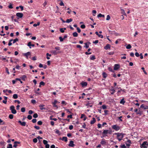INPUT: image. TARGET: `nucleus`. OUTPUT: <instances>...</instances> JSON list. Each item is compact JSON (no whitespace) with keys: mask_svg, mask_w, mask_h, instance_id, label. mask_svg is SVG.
I'll list each match as a JSON object with an SVG mask.
<instances>
[{"mask_svg":"<svg viewBox=\"0 0 148 148\" xmlns=\"http://www.w3.org/2000/svg\"><path fill=\"white\" fill-rule=\"evenodd\" d=\"M78 35V34L76 32H74L73 34V35L74 37H76Z\"/></svg>","mask_w":148,"mask_h":148,"instance_id":"22","label":"nucleus"},{"mask_svg":"<svg viewBox=\"0 0 148 148\" xmlns=\"http://www.w3.org/2000/svg\"><path fill=\"white\" fill-rule=\"evenodd\" d=\"M5 143L4 141L0 142V146L2 148H4Z\"/></svg>","mask_w":148,"mask_h":148,"instance_id":"10","label":"nucleus"},{"mask_svg":"<svg viewBox=\"0 0 148 148\" xmlns=\"http://www.w3.org/2000/svg\"><path fill=\"white\" fill-rule=\"evenodd\" d=\"M43 143H44V144L45 145H46L47 144V141L46 140H43Z\"/></svg>","mask_w":148,"mask_h":148,"instance_id":"40","label":"nucleus"},{"mask_svg":"<svg viewBox=\"0 0 148 148\" xmlns=\"http://www.w3.org/2000/svg\"><path fill=\"white\" fill-rule=\"evenodd\" d=\"M96 122L95 119L94 118H92V120L91 121L90 124H93Z\"/></svg>","mask_w":148,"mask_h":148,"instance_id":"17","label":"nucleus"},{"mask_svg":"<svg viewBox=\"0 0 148 148\" xmlns=\"http://www.w3.org/2000/svg\"><path fill=\"white\" fill-rule=\"evenodd\" d=\"M27 45L29 47V48H31V47H30L31 46H32V47H34V46H35V45L34 44H31V42H29L28 44V45Z\"/></svg>","mask_w":148,"mask_h":148,"instance_id":"16","label":"nucleus"},{"mask_svg":"<svg viewBox=\"0 0 148 148\" xmlns=\"http://www.w3.org/2000/svg\"><path fill=\"white\" fill-rule=\"evenodd\" d=\"M57 102V101L56 100H55L54 101V102L53 103V104L54 106V107H57L56 105V104Z\"/></svg>","mask_w":148,"mask_h":148,"instance_id":"30","label":"nucleus"},{"mask_svg":"<svg viewBox=\"0 0 148 148\" xmlns=\"http://www.w3.org/2000/svg\"><path fill=\"white\" fill-rule=\"evenodd\" d=\"M81 84L82 86L84 87V86H86L87 84V82H83L81 83Z\"/></svg>","mask_w":148,"mask_h":148,"instance_id":"14","label":"nucleus"},{"mask_svg":"<svg viewBox=\"0 0 148 148\" xmlns=\"http://www.w3.org/2000/svg\"><path fill=\"white\" fill-rule=\"evenodd\" d=\"M60 31L62 33H64V30H63V28H60Z\"/></svg>","mask_w":148,"mask_h":148,"instance_id":"55","label":"nucleus"},{"mask_svg":"<svg viewBox=\"0 0 148 148\" xmlns=\"http://www.w3.org/2000/svg\"><path fill=\"white\" fill-rule=\"evenodd\" d=\"M97 17H98V18H99V17H105V16H104V15H103V14H99L97 16Z\"/></svg>","mask_w":148,"mask_h":148,"instance_id":"23","label":"nucleus"},{"mask_svg":"<svg viewBox=\"0 0 148 148\" xmlns=\"http://www.w3.org/2000/svg\"><path fill=\"white\" fill-rule=\"evenodd\" d=\"M9 8L12 9L13 8L12 4L10 3L9 5L8 6Z\"/></svg>","mask_w":148,"mask_h":148,"instance_id":"48","label":"nucleus"},{"mask_svg":"<svg viewBox=\"0 0 148 148\" xmlns=\"http://www.w3.org/2000/svg\"><path fill=\"white\" fill-rule=\"evenodd\" d=\"M45 106V105L43 104L40 105L39 106L40 107V109L41 110H46V108H44V106Z\"/></svg>","mask_w":148,"mask_h":148,"instance_id":"13","label":"nucleus"},{"mask_svg":"<svg viewBox=\"0 0 148 148\" xmlns=\"http://www.w3.org/2000/svg\"><path fill=\"white\" fill-rule=\"evenodd\" d=\"M37 123L38 125H41L42 124V123L41 121H39Z\"/></svg>","mask_w":148,"mask_h":148,"instance_id":"45","label":"nucleus"},{"mask_svg":"<svg viewBox=\"0 0 148 148\" xmlns=\"http://www.w3.org/2000/svg\"><path fill=\"white\" fill-rule=\"evenodd\" d=\"M142 114V112L140 110H139L136 113V114H140L141 115Z\"/></svg>","mask_w":148,"mask_h":148,"instance_id":"27","label":"nucleus"},{"mask_svg":"<svg viewBox=\"0 0 148 148\" xmlns=\"http://www.w3.org/2000/svg\"><path fill=\"white\" fill-rule=\"evenodd\" d=\"M3 121L0 118V125H4L5 124V122H3Z\"/></svg>","mask_w":148,"mask_h":148,"instance_id":"31","label":"nucleus"},{"mask_svg":"<svg viewBox=\"0 0 148 148\" xmlns=\"http://www.w3.org/2000/svg\"><path fill=\"white\" fill-rule=\"evenodd\" d=\"M21 110L22 112H24L25 110V108H22Z\"/></svg>","mask_w":148,"mask_h":148,"instance_id":"44","label":"nucleus"},{"mask_svg":"<svg viewBox=\"0 0 148 148\" xmlns=\"http://www.w3.org/2000/svg\"><path fill=\"white\" fill-rule=\"evenodd\" d=\"M77 32L78 33H79L81 32V29L79 27H77Z\"/></svg>","mask_w":148,"mask_h":148,"instance_id":"47","label":"nucleus"},{"mask_svg":"<svg viewBox=\"0 0 148 148\" xmlns=\"http://www.w3.org/2000/svg\"><path fill=\"white\" fill-rule=\"evenodd\" d=\"M73 126L72 125H70L69 126V129L70 130H71L73 129Z\"/></svg>","mask_w":148,"mask_h":148,"instance_id":"62","label":"nucleus"},{"mask_svg":"<svg viewBox=\"0 0 148 148\" xmlns=\"http://www.w3.org/2000/svg\"><path fill=\"white\" fill-rule=\"evenodd\" d=\"M18 123L23 126H25L26 125V123L25 122H22L20 120L18 121Z\"/></svg>","mask_w":148,"mask_h":148,"instance_id":"7","label":"nucleus"},{"mask_svg":"<svg viewBox=\"0 0 148 148\" xmlns=\"http://www.w3.org/2000/svg\"><path fill=\"white\" fill-rule=\"evenodd\" d=\"M33 117L34 118H36L38 117V115L37 113H35L33 115Z\"/></svg>","mask_w":148,"mask_h":148,"instance_id":"37","label":"nucleus"},{"mask_svg":"<svg viewBox=\"0 0 148 148\" xmlns=\"http://www.w3.org/2000/svg\"><path fill=\"white\" fill-rule=\"evenodd\" d=\"M80 27L82 29H84L85 28L86 26L84 25L83 24V25H81Z\"/></svg>","mask_w":148,"mask_h":148,"instance_id":"52","label":"nucleus"},{"mask_svg":"<svg viewBox=\"0 0 148 148\" xmlns=\"http://www.w3.org/2000/svg\"><path fill=\"white\" fill-rule=\"evenodd\" d=\"M59 39H60V42H62L64 40V38H62L61 36H60L59 37Z\"/></svg>","mask_w":148,"mask_h":148,"instance_id":"42","label":"nucleus"},{"mask_svg":"<svg viewBox=\"0 0 148 148\" xmlns=\"http://www.w3.org/2000/svg\"><path fill=\"white\" fill-rule=\"evenodd\" d=\"M10 109L11 111V112L13 114H15L16 113V111L15 109V107L14 106H12L10 107Z\"/></svg>","mask_w":148,"mask_h":148,"instance_id":"1","label":"nucleus"},{"mask_svg":"<svg viewBox=\"0 0 148 148\" xmlns=\"http://www.w3.org/2000/svg\"><path fill=\"white\" fill-rule=\"evenodd\" d=\"M7 148H12V145L11 144L8 145V146L7 147Z\"/></svg>","mask_w":148,"mask_h":148,"instance_id":"43","label":"nucleus"},{"mask_svg":"<svg viewBox=\"0 0 148 148\" xmlns=\"http://www.w3.org/2000/svg\"><path fill=\"white\" fill-rule=\"evenodd\" d=\"M62 140H64L65 142H67V138L66 137H63Z\"/></svg>","mask_w":148,"mask_h":148,"instance_id":"19","label":"nucleus"},{"mask_svg":"<svg viewBox=\"0 0 148 148\" xmlns=\"http://www.w3.org/2000/svg\"><path fill=\"white\" fill-rule=\"evenodd\" d=\"M45 83L44 82L42 81L40 83V85L39 86L40 87H41V85L44 86L45 85Z\"/></svg>","mask_w":148,"mask_h":148,"instance_id":"25","label":"nucleus"},{"mask_svg":"<svg viewBox=\"0 0 148 148\" xmlns=\"http://www.w3.org/2000/svg\"><path fill=\"white\" fill-rule=\"evenodd\" d=\"M15 103L17 102L18 104L20 103V102L18 100H15L14 101Z\"/></svg>","mask_w":148,"mask_h":148,"instance_id":"60","label":"nucleus"},{"mask_svg":"<svg viewBox=\"0 0 148 148\" xmlns=\"http://www.w3.org/2000/svg\"><path fill=\"white\" fill-rule=\"evenodd\" d=\"M33 142L34 143H36L37 142L38 140L37 139L35 138H34L33 140Z\"/></svg>","mask_w":148,"mask_h":148,"instance_id":"38","label":"nucleus"},{"mask_svg":"<svg viewBox=\"0 0 148 148\" xmlns=\"http://www.w3.org/2000/svg\"><path fill=\"white\" fill-rule=\"evenodd\" d=\"M50 145L48 144H47L45 145V148H49Z\"/></svg>","mask_w":148,"mask_h":148,"instance_id":"63","label":"nucleus"},{"mask_svg":"<svg viewBox=\"0 0 148 148\" xmlns=\"http://www.w3.org/2000/svg\"><path fill=\"white\" fill-rule=\"evenodd\" d=\"M141 69L143 70L144 73L146 75L147 74V73L146 72V71L145 70V69L144 67H142L141 68Z\"/></svg>","mask_w":148,"mask_h":148,"instance_id":"41","label":"nucleus"},{"mask_svg":"<svg viewBox=\"0 0 148 148\" xmlns=\"http://www.w3.org/2000/svg\"><path fill=\"white\" fill-rule=\"evenodd\" d=\"M108 130H104L103 131V134H107L108 133Z\"/></svg>","mask_w":148,"mask_h":148,"instance_id":"24","label":"nucleus"},{"mask_svg":"<svg viewBox=\"0 0 148 148\" xmlns=\"http://www.w3.org/2000/svg\"><path fill=\"white\" fill-rule=\"evenodd\" d=\"M125 102V101L124 100V99H123L121 100L120 101V103H122L123 104H124Z\"/></svg>","mask_w":148,"mask_h":148,"instance_id":"34","label":"nucleus"},{"mask_svg":"<svg viewBox=\"0 0 148 148\" xmlns=\"http://www.w3.org/2000/svg\"><path fill=\"white\" fill-rule=\"evenodd\" d=\"M130 55L132 57H133L134 56V53L133 52L131 53H130Z\"/></svg>","mask_w":148,"mask_h":148,"instance_id":"64","label":"nucleus"},{"mask_svg":"<svg viewBox=\"0 0 148 148\" xmlns=\"http://www.w3.org/2000/svg\"><path fill=\"white\" fill-rule=\"evenodd\" d=\"M5 69H6V72H7V73L8 74H10V73L8 71V68L7 67H6L5 68Z\"/></svg>","mask_w":148,"mask_h":148,"instance_id":"61","label":"nucleus"},{"mask_svg":"<svg viewBox=\"0 0 148 148\" xmlns=\"http://www.w3.org/2000/svg\"><path fill=\"white\" fill-rule=\"evenodd\" d=\"M72 19L71 18L68 19L66 20V22L67 23H69L72 21Z\"/></svg>","mask_w":148,"mask_h":148,"instance_id":"20","label":"nucleus"},{"mask_svg":"<svg viewBox=\"0 0 148 148\" xmlns=\"http://www.w3.org/2000/svg\"><path fill=\"white\" fill-rule=\"evenodd\" d=\"M33 113V112L32 110H30L28 112V113L30 114H32Z\"/></svg>","mask_w":148,"mask_h":148,"instance_id":"59","label":"nucleus"},{"mask_svg":"<svg viewBox=\"0 0 148 148\" xmlns=\"http://www.w3.org/2000/svg\"><path fill=\"white\" fill-rule=\"evenodd\" d=\"M111 90L112 91V92H111L112 94H113L115 91V90L114 89H112Z\"/></svg>","mask_w":148,"mask_h":148,"instance_id":"50","label":"nucleus"},{"mask_svg":"<svg viewBox=\"0 0 148 148\" xmlns=\"http://www.w3.org/2000/svg\"><path fill=\"white\" fill-rule=\"evenodd\" d=\"M110 45L109 44H107L104 47V49L106 50L110 49Z\"/></svg>","mask_w":148,"mask_h":148,"instance_id":"12","label":"nucleus"},{"mask_svg":"<svg viewBox=\"0 0 148 148\" xmlns=\"http://www.w3.org/2000/svg\"><path fill=\"white\" fill-rule=\"evenodd\" d=\"M32 121L33 123H35L36 122V119H33L32 120Z\"/></svg>","mask_w":148,"mask_h":148,"instance_id":"54","label":"nucleus"},{"mask_svg":"<svg viewBox=\"0 0 148 148\" xmlns=\"http://www.w3.org/2000/svg\"><path fill=\"white\" fill-rule=\"evenodd\" d=\"M119 67L120 65L119 64H115L114 65V69L115 70H117L119 68Z\"/></svg>","mask_w":148,"mask_h":148,"instance_id":"8","label":"nucleus"},{"mask_svg":"<svg viewBox=\"0 0 148 148\" xmlns=\"http://www.w3.org/2000/svg\"><path fill=\"white\" fill-rule=\"evenodd\" d=\"M140 108H143L144 110L148 109V106H145L144 104H142L141 105Z\"/></svg>","mask_w":148,"mask_h":148,"instance_id":"6","label":"nucleus"},{"mask_svg":"<svg viewBox=\"0 0 148 148\" xmlns=\"http://www.w3.org/2000/svg\"><path fill=\"white\" fill-rule=\"evenodd\" d=\"M27 118L29 120H31L32 118V117L31 115H29L27 116Z\"/></svg>","mask_w":148,"mask_h":148,"instance_id":"39","label":"nucleus"},{"mask_svg":"<svg viewBox=\"0 0 148 148\" xmlns=\"http://www.w3.org/2000/svg\"><path fill=\"white\" fill-rule=\"evenodd\" d=\"M51 52L55 55H56L59 53L58 51L55 50H52L51 51Z\"/></svg>","mask_w":148,"mask_h":148,"instance_id":"15","label":"nucleus"},{"mask_svg":"<svg viewBox=\"0 0 148 148\" xmlns=\"http://www.w3.org/2000/svg\"><path fill=\"white\" fill-rule=\"evenodd\" d=\"M31 53L30 52H28L26 53H23V55L26 57L27 59H28V56H30Z\"/></svg>","mask_w":148,"mask_h":148,"instance_id":"3","label":"nucleus"},{"mask_svg":"<svg viewBox=\"0 0 148 148\" xmlns=\"http://www.w3.org/2000/svg\"><path fill=\"white\" fill-rule=\"evenodd\" d=\"M90 104V103H89V101H88V103H87L86 104V106H89L90 107H92V105H91Z\"/></svg>","mask_w":148,"mask_h":148,"instance_id":"35","label":"nucleus"},{"mask_svg":"<svg viewBox=\"0 0 148 148\" xmlns=\"http://www.w3.org/2000/svg\"><path fill=\"white\" fill-rule=\"evenodd\" d=\"M121 13H122L124 15H125V16L126 15V14L125 13V12L123 9H121Z\"/></svg>","mask_w":148,"mask_h":148,"instance_id":"21","label":"nucleus"},{"mask_svg":"<svg viewBox=\"0 0 148 148\" xmlns=\"http://www.w3.org/2000/svg\"><path fill=\"white\" fill-rule=\"evenodd\" d=\"M97 36H98L99 37L101 38H103V35H102L101 34H98Z\"/></svg>","mask_w":148,"mask_h":148,"instance_id":"56","label":"nucleus"},{"mask_svg":"<svg viewBox=\"0 0 148 148\" xmlns=\"http://www.w3.org/2000/svg\"><path fill=\"white\" fill-rule=\"evenodd\" d=\"M110 15H108L107 16V17L106 18V20H109L110 19Z\"/></svg>","mask_w":148,"mask_h":148,"instance_id":"46","label":"nucleus"},{"mask_svg":"<svg viewBox=\"0 0 148 148\" xmlns=\"http://www.w3.org/2000/svg\"><path fill=\"white\" fill-rule=\"evenodd\" d=\"M13 97L14 99H16L18 98V95L16 94H14L13 95Z\"/></svg>","mask_w":148,"mask_h":148,"instance_id":"26","label":"nucleus"},{"mask_svg":"<svg viewBox=\"0 0 148 148\" xmlns=\"http://www.w3.org/2000/svg\"><path fill=\"white\" fill-rule=\"evenodd\" d=\"M112 128L116 130H119V127L116 125H114L112 126Z\"/></svg>","mask_w":148,"mask_h":148,"instance_id":"9","label":"nucleus"},{"mask_svg":"<svg viewBox=\"0 0 148 148\" xmlns=\"http://www.w3.org/2000/svg\"><path fill=\"white\" fill-rule=\"evenodd\" d=\"M21 78L23 80L25 81V79L26 78V76L25 75H24Z\"/></svg>","mask_w":148,"mask_h":148,"instance_id":"33","label":"nucleus"},{"mask_svg":"<svg viewBox=\"0 0 148 148\" xmlns=\"http://www.w3.org/2000/svg\"><path fill=\"white\" fill-rule=\"evenodd\" d=\"M90 59L91 60H94L95 59V56H92V57L90 58Z\"/></svg>","mask_w":148,"mask_h":148,"instance_id":"57","label":"nucleus"},{"mask_svg":"<svg viewBox=\"0 0 148 148\" xmlns=\"http://www.w3.org/2000/svg\"><path fill=\"white\" fill-rule=\"evenodd\" d=\"M147 145L148 143L147 141L144 142L141 145V147H142L143 148H146L147 147Z\"/></svg>","mask_w":148,"mask_h":148,"instance_id":"4","label":"nucleus"},{"mask_svg":"<svg viewBox=\"0 0 148 148\" xmlns=\"http://www.w3.org/2000/svg\"><path fill=\"white\" fill-rule=\"evenodd\" d=\"M31 102L32 103L34 104L36 103V101L35 100L32 99L31 100Z\"/></svg>","mask_w":148,"mask_h":148,"instance_id":"49","label":"nucleus"},{"mask_svg":"<svg viewBox=\"0 0 148 148\" xmlns=\"http://www.w3.org/2000/svg\"><path fill=\"white\" fill-rule=\"evenodd\" d=\"M131 46L130 44H128L126 47L127 49H130L131 48Z\"/></svg>","mask_w":148,"mask_h":148,"instance_id":"32","label":"nucleus"},{"mask_svg":"<svg viewBox=\"0 0 148 148\" xmlns=\"http://www.w3.org/2000/svg\"><path fill=\"white\" fill-rule=\"evenodd\" d=\"M69 146L70 147H74L75 146V145L73 144V141H71L69 145Z\"/></svg>","mask_w":148,"mask_h":148,"instance_id":"11","label":"nucleus"},{"mask_svg":"<svg viewBox=\"0 0 148 148\" xmlns=\"http://www.w3.org/2000/svg\"><path fill=\"white\" fill-rule=\"evenodd\" d=\"M115 134L117 136V138H123V137L124 134H123L121 133H115Z\"/></svg>","mask_w":148,"mask_h":148,"instance_id":"2","label":"nucleus"},{"mask_svg":"<svg viewBox=\"0 0 148 148\" xmlns=\"http://www.w3.org/2000/svg\"><path fill=\"white\" fill-rule=\"evenodd\" d=\"M102 75L103 78H106L107 76V75L105 72H103L102 73Z\"/></svg>","mask_w":148,"mask_h":148,"instance_id":"18","label":"nucleus"},{"mask_svg":"<svg viewBox=\"0 0 148 148\" xmlns=\"http://www.w3.org/2000/svg\"><path fill=\"white\" fill-rule=\"evenodd\" d=\"M47 2L45 1L44 3L43 4V5L44 7H45V5L47 4Z\"/></svg>","mask_w":148,"mask_h":148,"instance_id":"53","label":"nucleus"},{"mask_svg":"<svg viewBox=\"0 0 148 148\" xmlns=\"http://www.w3.org/2000/svg\"><path fill=\"white\" fill-rule=\"evenodd\" d=\"M16 15L18 17V19L22 18L23 16V14L21 13H17Z\"/></svg>","mask_w":148,"mask_h":148,"instance_id":"5","label":"nucleus"},{"mask_svg":"<svg viewBox=\"0 0 148 148\" xmlns=\"http://www.w3.org/2000/svg\"><path fill=\"white\" fill-rule=\"evenodd\" d=\"M60 6H64V4L62 1H61L60 3Z\"/></svg>","mask_w":148,"mask_h":148,"instance_id":"51","label":"nucleus"},{"mask_svg":"<svg viewBox=\"0 0 148 148\" xmlns=\"http://www.w3.org/2000/svg\"><path fill=\"white\" fill-rule=\"evenodd\" d=\"M101 143L102 145H105L106 144V142L103 140H102L101 142Z\"/></svg>","mask_w":148,"mask_h":148,"instance_id":"28","label":"nucleus"},{"mask_svg":"<svg viewBox=\"0 0 148 148\" xmlns=\"http://www.w3.org/2000/svg\"><path fill=\"white\" fill-rule=\"evenodd\" d=\"M14 116L12 114H10L9 116V118L10 119H12L13 118Z\"/></svg>","mask_w":148,"mask_h":148,"instance_id":"29","label":"nucleus"},{"mask_svg":"<svg viewBox=\"0 0 148 148\" xmlns=\"http://www.w3.org/2000/svg\"><path fill=\"white\" fill-rule=\"evenodd\" d=\"M18 38H16L15 39H14L13 40V43L14 44V43H15L16 42L18 41Z\"/></svg>","mask_w":148,"mask_h":148,"instance_id":"36","label":"nucleus"},{"mask_svg":"<svg viewBox=\"0 0 148 148\" xmlns=\"http://www.w3.org/2000/svg\"><path fill=\"white\" fill-rule=\"evenodd\" d=\"M120 147L122 148H126V147L125 145H123L121 146Z\"/></svg>","mask_w":148,"mask_h":148,"instance_id":"58","label":"nucleus"}]
</instances>
